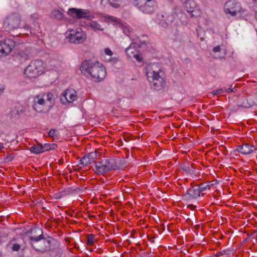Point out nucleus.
I'll use <instances>...</instances> for the list:
<instances>
[{"instance_id":"2","label":"nucleus","mask_w":257,"mask_h":257,"mask_svg":"<svg viewBox=\"0 0 257 257\" xmlns=\"http://www.w3.org/2000/svg\"><path fill=\"white\" fill-rule=\"evenodd\" d=\"M82 73L87 72L95 81H100L106 76V70L103 66L98 62L91 63L89 61H84L80 66Z\"/></svg>"},{"instance_id":"39","label":"nucleus","mask_w":257,"mask_h":257,"mask_svg":"<svg viewBox=\"0 0 257 257\" xmlns=\"http://www.w3.org/2000/svg\"><path fill=\"white\" fill-rule=\"evenodd\" d=\"M220 50H221V48H220V46H217L213 49V51L214 52H220Z\"/></svg>"},{"instance_id":"31","label":"nucleus","mask_w":257,"mask_h":257,"mask_svg":"<svg viewBox=\"0 0 257 257\" xmlns=\"http://www.w3.org/2000/svg\"><path fill=\"white\" fill-rule=\"evenodd\" d=\"M51 257H61L62 252L60 250L53 251L49 253Z\"/></svg>"},{"instance_id":"21","label":"nucleus","mask_w":257,"mask_h":257,"mask_svg":"<svg viewBox=\"0 0 257 257\" xmlns=\"http://www.w3.org/2000/svg\"><path fill=\"white\" fill-rule=\"evenodd\" d=\"M181 169L190 176L193 177L195 174V169L192 166L190 167L188 165L185 164L181 167Z\"/></svg>"},{"instance_id":"10","label":"nucleus","mask_w":257,"mask_h":257,"mask_svg":"<svg viewBox=\"0 0 257 257\" xmlns=\"http://www.w3.org/2000/svg\"><path fill=\"white\" fill-rule=\"evenodd\" d=\"M68 38L71 43L75 44L82 43L86 38V34L80 29L77 31H71Z\"/></svg>"},{"instance_id":"17","label":"nucleus","mask_w":257,"mask_h":257,"mask_svg":"<svg viewBox=\"0 0 257 257\" xmlns=\"http://www.w3.org/2000/svg\"><path fill=\"white\" fill-rule=\"evenodd\" d=\"M109 19L113 22L114 25L118 24V27L121 28L123 33L126 35H128V33L131 31L132 29L130 27L125 23H120V21L118 19L113 17H109Z\"/></svg>"},{"instance_id":"3","label":"nucleus","mask_w":257,"mask_h":257,"mask_svg":"<svg viewBox=\"0 0 257 257\" xmlns=\"http://www.w3.org/2000/svg\"><path fill=\"white\" fill-rule=\"evenodd\" d=\"M161 70L157 64H150L146 67V75L148 81L152 83L154 89L160 90L165 84L163 77L160 75Z\"/></svg>"},{"instance_id":"30","label":"nucleus","mask_w":257,"mask_h":257,"mask_svg":"<svg viewBox=\"0 0 257 257\" xmlns=\"http://www.w3.org/2000/svg\"><path fill=\"white\" fill-rule=\"evenodd\" d=\"M95 236L93 234H89L87 236V244L89 245H92L94 242Z\"/></svg>"},{"instance_id":"11","label":"nucleus","mask_w":257,"mask_h":257,"mask_svg":"<svg viewBox=\"0 0 257 257\" xmlns=\"http://www.w3.org/2000/svg\"><path fill=\"white\" fill-rule=\"evenodd\" d=\"M140 47V45L136 42L132 43L125 50L127 57L129 58H135L138 61L141 62L142 58L138 54V50Z\"/></svg>"},{"instance_id":"14","label":"nucleus","mask_w":257,"mask_h":257,"mask_svg":"<svg viewBox=\"0 0 257 257\" xmlns=\"http://www.w3.org/2000/svg\"><path fill=\"white\" fill-rule=\"evenodd\" d=\"M200 194L198 185H195L189 189L186 193L183 195L182 198L185 200L195 199L200 196Z\"/></svg>"},{"instance_id":"8","label":"nucleus","mask_w":257,"mask_h":257,"mask_svg":"<svg viewBox=\"0 0 257 257\" xmlns=\"http://www.w3.org/2000/svg\"><path fill=\"white\" fill-rule=\"evenodd\" d=\"M136 6L142 12L148 14L155 10V2L153 0H136Z\"/></svg>"},{"instance_id":"6","label":"nucleus","mask_w":257,"mask_h":257,"mask_svg":"<svg viewBox=\"0 0 257 257\" xmlns=\"http://www.w3.org/2000/svg\"><path fill=\"white\" fill-rule=\"evenodd\" d=\"M224 12L226 15L235 17L244 12L241 4L235 0H230L226 2L224 5Z\"/></svg>"},{"instance_id":"36","label":"nucleus","mask_w":257,"mask_h":257,"mask_svg":"<svg viewBox=\"0 0 257 257\" xmlns=\"http://www.w3.org/2000/svg\"><path fill=\"white\" fill-rule=\"evenodd\" d=\"M105 55L111 57L113 55L112 51L109 48H105L104 50Z\"/></svg>"},{"instance_id":"1","label":"nucleus","mask_w":257,"mask_h":257,"mask_svg":"<svg viewBox=\"0 0 257 257\" xmlns=\"http://www.w3.org/2000/svg\"><path fill=\"white\" fill-rule=\"evenodd\" d=\"M32 235L29 237L32 247L37 251L42 253L51 250V240L43 237L42 230L34 228L31 230Z\"/></svg>"},{"instance_id":"29","label":"nucleus","mask_w":257,"mask_h":257,"mask_svg":"<svg viewBox=\"0 0 257 257\" xmlns=\"http://www.w3.org/2000/svg\"><path fill=\"white\" fill-rule=\"evenodd\" d=\"M198 187L200 193L204 191L207 189H210V185L206 184L205 183H202L199 185H198Z\"/></svg>"},{"instance_id":"35","label":"nucleus","mask_w":257,"mask_h":257,"mask_svg":"<svg viewBox=\"0 0 257 257\" xmlns=\"http://www.w3.org/2000/svg\"><path fill=\"white\" fill-rule=\"evenodd\" d=\"M24 29L26 31V34L28 35V32H29L30 34H32L31 28L29 24H25V25L24 27Z\"/></svg>"},{"instance_id":"26","label":"nucleus","mask_w":257,"mask_h":257,"mask_svg":"<svg viewBox=\"0 0 257 257\" xmlns=\"http://www.w3.org/2000/svg\"><path fill=\"white\" fill-rule=\"evenodd\" d=\"M83 191V189H80L78 187H76L74 189H70V190H66L63 193H64L65 195L69 194V193H76L78 194L82 193ZM63 194V193H61Z\"/></svg>"},{"instance_id":"24","label":"nucleus","mask_w":257,"mask_h":257,"mask_svg":"<svg viewBox=\"0 0 257 257\" xmlns=\"http://www.w3.org/2000/svg\"><path fill=\"white\" fill-rule=\"evenodd\" d=\"M92 163V162L87 157L86 155H84L80 160V164L82 165L83 166H86L91 164Z\"/></svg>"},{"instance_id":"20","label":"nucleus","mask_w":257,"mask_h":257,"mask_svg":"<svg viewBox=\"0 0 257 257\" xmlns=\"http://www.w3.org/2000/svg\"><path fill=\"white\" fill-rule=\"evenodd\" d=\"M50 17L52 19L60 20L64 18V14L60 10H54L51 12Z\"/></svg>"},{"instance_id":"37","label":"nucleus","mask_w":257,"mask_h":257,"mask_svg":"<svg viewBox=\"0 0 257 257\" xmlns=\"http://www.w3.org/2000/svg\"><path fill=\"white\" fill-rule=\"evenodd\" d=\"M21 246L18 243H15L13 245L12 250L13 251H19L20 249Z\"/></svg>"},{"instance_id":"19","label":"nucleus","mask_w":257,"mask_h":257,"mask_svg":"<svg viewBox=\"0 0 257 257\" xmlns=\"http://www.w3.org/2000/svg\"><path fill=\"white\" fill-rule=\"evenodd\" d=\"M87 26H88L90 28H91L92 30H93L94 31H102L104 30V28L97 22L95 21H92L88 23Z\"/></svg>"},{"instance_id":"32","label":"nucleus","mask_w":257,"mask_h":257,"mask_svg":"<svg viewBox=\"0 0 257 257\" xmlns=\"http://www.w3.org/2000/svg\"><path fill=\"white\" fill-rule=\"evenodd\" d=\"M174 20V17L173 15H168L167 16L166 19V23L167 25H170L171 24Z\"/></svg>"},{"instance_id":"23","label":"nucleus","mask_w":257,"mask_h":257,"mask_svg":"<svg viewBox=\"0 0 257 257\" xmlns=\"http://www.w3.org/2000/svg\"><path fill=\"white\" fill-rule=\"evenodd\" d=\"M42 145L39 144L31 147L30 151L33 153L38 154L43 153Z\"/></svg>"},{"instance_id":"4","label":"nucleus","mask_w":257,"mask_h":257,"mask_svg":"<svg viewBox=\"0 0 257 257\" xmlns=\"http://www.w3.org/2000/svg\"><path fill=\"white\" fill-rule=\"evenodd\" d=\"M46 68L43 61L39 60L32 61L25 69L24 75L28 78H36L43 74Z\"/></svg>"},{"instance_id":"40","label":"nucleus","mask_w":257,"mask_h":257,"mask_svg":"<svg viewBox=\"0 0 257 257\" xmlns=\"http://www.w3.org/2000/svg\"><path fill=\"white\" fill-rule=\"evenodd\" d=\"M36 18V17H35V15H31L30 16L29 21L30 22H34Z\"/></svg>"},{"instance_id":"33","label":"nucleus","mask_w":257,"mask_h":257,"mask_svg":"<svg viewBox=\"0 0 257 257\" xmlns=\"http://www.w3.org/2000/svg\"><path fill=\"white\" fill-rule=\"evenodd\" d=\"M224 92V89L223 88L218 89L217 90H213L211 92V94L213 95H217L222 93Z\"/></svg>"},{"instance_id":"38","label":"nucleus","mask_w":257,"mask_h":257,"mask_svg":"<svg viewBox=\"0 0 257 257\" xmlns=\"http://www.w3.org/2000/svg\"><path fill=\"white\" fill-rule=\"evenodd\" d=\"M235 90L236 89H235V87L234 88H228L227 89H224V92L229 93L232 92H234Z\"/></svg>"},{"instance_id":"13","label":"nucleus","mask_w":257,"mask_h":257,"mask_svg":"<svg viewBox=\"0 0 257 257\" xmlns=\"http://www.w3.org/2000/svg\"><path fill=\"white\" fill-rule=\"evenodd\" d=\"M76 92L73 89H67L63 94L60 98L62 103H72L77 99Z\"/></svg>"},{"instance_id":"42","label":"nucleus","mask_w":257,"mask_h":257,"mask_svg":"<svg viewBox=\"0 0 257 257\" xmlns=\"http://www.w3.org/2000/svg\"><path fill=\"white\" fill-rule=\"evenodd\" d=\"M4 148V145L2 143H0V150Z\"/></svg>"},{"instance_id":"15","label":"nucleus","mask_w":257,"mask_h":257,"mask_svg":"<svg viewBox=\"0 0 257 257\" xmlns=\"http://www.w3.org/2000/svg\"><path fill=\"white\" fill-rule=\"evenodd\" d=\"M185 8L191 17H196L201 14V11L196 7V3L193 0L188 1L185 4Z\"/></svg>"},{"instance_id":"5","label":"nucleus","mask_w":257,"mask_h":257,"mask_svg":"<svg viewBox=\"0 0 257 257\" xmlns=\"http://www.w3.org/2000/svg\"><path fill=\"white\" fill-rule=\"evenodd\" d=\"M118 168L119 166L116 160L112 158H109L96 162L95 170L97 174L102 175L111 170L117 169Z\"/></svg>"},{"instance_id":"9","label":"nucleus","mask_w":257,"mask_h":257,"mask_svg":"<svg viewBox=\"0 0 257 257\" xmlns=\"http://www.w3.org/2000/svg\"><path fill=\"white\" fill-rule=\"evenodd\" d=\"M15 46V41L10 39L0 41V57H4L10 54Z\"/></svg>"},{"instance_id":"27","label":"nucleus","mask_w":257,"mask_h":257,"mask_svg":"<svg viewBox=\"0 0 257 257\" xmlns=\"http://www.w3.org/2000/svg\"><path fill=\"white\" fill-rule=\"evenodd\" d=\"M44 98L45 99L46 103L49 102L50 104L52 103L54 101V96L51 93H48L45 95H43Z\"/></svg>"},{"instance_id":"34","label":"nucleus","mask_w":257,"mask_h":257,"mask_svg":"<svg viewBox=\"0 0 257 257\" xmlns=\"http://www.w3.org/2000/svg\"><path fill=\"white\" fill-rule=\"evenodd\" d=\"M87 157L93 162L94 159L96 158V153L95 152H91L86 155Z\"/></svg>"},{"instance_id":"25","label":"nucleus","mask_w":257,"mask_h":257,"mask_svg":"<svg viewBox=\"0 0 257 257\" xmlns=\"http://www.w3.org/2000/svg\"><path fill=\"white\" fill-rule=\"evenodd\" d=\"M57 147V145L54 144H45L42 145L43 153L50 150H54Z\"/></svg>"},{"instance_id":"18","label":"nucleus","mask_w":257,"mask_h":257,"mask_svg":"<svg viewBox=\"0 0 257 257\" xmlns=\"http://www.w3.org/2000/svg\"><path fill=\"white\" fill-rule=\"evenodd\" d=\"M236 151L243 155H247L253 153L255 151V148L252 145L245 144L238 146L236 148Z\"/></svg>"},{"instance_id":"12","label":"nucleus","mask_w":257,"mask_h":257,"mask_svg":"<svg viewBox=\"0 0 257 257\" xmlns=\"http://www.w3.org/2000/svg\"><path fill=\"white\" fill-rule=\"evenodd\" d=\"M68 14L73 17L78 19L84 18L90 19L91 16L88 10L84 9H78L76 8H71L68 10Z\"/></svg>"},{"instance_id":"16","label":"nucleus","mask_w":257,"mask_h":257,"mask_svg":"<svg viewBox=\"0 0 257 257\" xmlns=\"http://www.w3.org/2000/svg\"><path fill=\"white\" fill-rule=\"evenodd\" d=\"M46 103V101L43 96L37 95L34 99L33 108L37 112H42Z\"/></svg>"},{"instance_id":"22","label":"nucleus","mask_w":257,"mask_h":257,"mask_svg":"<svg viewBox=\"0 0 257 257\" xmlns=\"http://www.w3.org/2000/svg\"><path fill=\"white\" fill-rule=\"evenodd\" d=\"M104 3V5L109 4L113 8H118L121 4V0H101V4Z\"/></svg>"},{"instance_id":"7","label":"nucleus","mask_w":257,"mask_h":257,"mask_svg":"<svg viewBox=\"0 0 257 257\" xmlns=\"http://www.w3.org/2000/svg\"><path fill=\"white\" fill-rule=\"evenodd\" d=\"M21 18L18 14H14L8 16L4 21V27L7 31H11L19 28Z\"/></svg>"},{"instance_id":"41","label":"nucleus","mask_w":257,"mask_h":257,"mask_svg":"<svg viewBox=\"0 0 257 257\" xmlns=\"http://www.w3.org/2000/svg\"><path fill=\"white\" fill-rule=\"evenodd\" d=\"M4 87L3 86L0 85V94L3 92Z\"/></svg>"},{"instance_id":"28","label":"nucleus","mask_w":257,"mask_h":257,"mask_svg":"<svg viewBox=\"0 0 257 257\" xmlns=\"http://www.w3.org/2000/svg\"><path fill=\"white\" fill-rule=\"evenodd\" d=\"M49 136L54 139H58L59 136V132L55 129H51L48 133Z\"/></svg>"}]
</instances>
